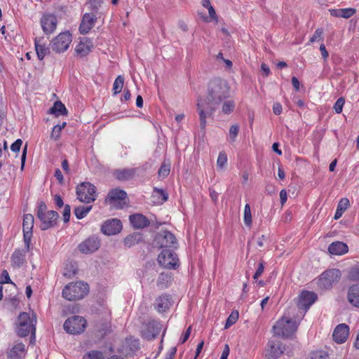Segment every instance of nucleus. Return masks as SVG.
<instances>
[{
  "label": "nucleus",
  "instance_id": "1",
  "mask_svg": "<svg viewBox=\"0 0 359 359\" xmlns=\"http://www.w3.org/2000/svg\"><path fill=\"white\" fill-rule=\"evenodd\" d=\"M230 88L228 82L219 77L209 82L206 97L198 99L196 104L202 130L205 129L206 118L212 116L222 102L230 97Z\"/></svg>",
  "mask_w": 359,
  "mask_h": 359
},
{
  "label": "nucleus",
  "instance_id": "2",
  "mask_svg": "<svg viewBox=\"0 0 359 359\" xmlns=\"http://www.w3.org/2000/svg\"><path fill=\"white\" fill-rule=\"evenodd\" d=\"M89 291L88 285L83 281L72 282L62 290V297L69 301L83 299Z\"/></svg>",
  "mask_w": 359,
  "mask_h": 359
},
{
  "label": "nucleus",
  "instance_id": "3",
  "mask_svg": "<svg viewBox=\"0 0 359 359\" xmlns=\"http://www.w3.org/2000/svg\"><path fill=\"white\" fill-rule=\"evenodd\" d=\"M36 317L32 313V317L27 312H22L18 316V334L20 337H25L29 333L35 335Z\"/></svg>",
  "mask_w": 359,
  "mask_h": 359
},
{
  "label": "nucleus",
  "instance_id": "4",
  "mask_svg": "<svg viewBox=\"0 0 359 359\" xmlns=\"http://www.w3.org/2000/svg\"><path fill=\"white\" fill-rule=\"evenodd\" d=\"M298 325L296 320L283 316L273 326V330L276 334L288 338L297 331Z\"/></svg>",
  "mask_w": 359,
  "mask_h": 359
},
{
  "label": "nucleus",
  "instance_id": "5",
  "mask_svg": "<svg viewBox=\"0 0 359 359\" xmlns=\"http://www.w3.org/2000/svg\"><path fill=\"white\" fill-rule=\"evenodd\" d=\"M37 217L41 222V229L46 230L56 225L59 215L54 210L48 211L45 203L40 202L37 210Z\"/></svg>",
  "mask_w": 359,
  "mask_h": 359
},
{
  "label": "nucleus",
  "instance_id": "6",
  "mask_svg": "<svg viewBox=\"0 0 359 359\" xmlns=\"http://www.w3.org/2000/svg\"><path fill=\"white\" fill-rule=\"evenodd\" d=\"M76 194L82 203L93 202L96 199V187L90 182H82L76 187Z\"/></svg>",
  "mask_w": 359,
  "mask_h": 359
},
{
  "label": "nucleus",
  "instance_id": "7",
  "mask_svg": "<svg viewBox=\"0 0 359 359\" xmlns=\"http://www.w3.org/2000/svg\"><path fill=\"white\" fill-rule=\"evenodd\" d=\"M87 322L86 319L79 316H74L67 318L64 325V330L69 334H78L85 330Z\"/></svg>",
  "mask_w": 359,
  "mask_h": 359
},
{
  "label": "nucleus",
  "instance_id": "8",
  "mask_svg": "<svg viewBox=\"0 0 359 359\" xmlns=\"http://www.w3.org/2000/svg\"><path fill=\"white\" fill-rule=\"evenodd\" d=\"M158 264L164 268L175 269L179 266L177 255L170 249H163L158 256Z\"/></svg>",
  "mask_w": 359,
  "mask_h": 359
},
{
  "label": "nucleus",
  "instance_id": "9",
  "mask_svg": "<svg viewBox=\"0 0 359 359\" xmlns=\"http://www.w3.org/2000/svg\"><path fill=\"white\" fill-rule=\"evenodd\" d=\"M126 198L127 194L125 191L119 189H114L109 192L105 201L114 208L122 209L126 204Z\"/></svg>",
  "mask_w": 359,
  "mask_h": 359
},
{
  "label": "nucleus",
  "instance_id": "10",
  "mask_svg": "<svg viewBox=\"0 0 359 359\" xmlns=\"http://www.w3.org/2000/svg\"><path fill=\"white\" fill-rule=\"evenodd\" d=\"M341 272L339 269L327 270L320 275L318 280V285L322 289H328L333 283L339 280Z\"/></svg>",
  "mask_w": 359,
  "mask_h": 359
},
{
  "label": "nucleus",
  "instance_id": "11",
  "mask_svg": "<svg viewBox=\"0 0 359 359\" xmlns=\"http://www.w3.org/2000/svg\"><path fill=\"white\" fill-rule=\"evenodd\" d=\"M72 42V35L69 32L60 33L51 41V48L55 53L65 51Z\"/></svg>",
  "mask_w": 359,
  "mask_h": 359
},
{
  "label": "nucleus",
  "instance_id": "12",
  "mask_svg": "<svg viewBox=\"0 0 359 359\" xmlns=\"http://www.w3.org/2000/svg\"><path fill=\"white\" fill-rule=\"evenodd\" d=\"M156 244L160 248L163 249H176L177 248V241L172 233L165 231L160 233L156 238Z\"/></svg>",
  "mask_w": 359,
  "mask_h": 359
},
{
  "label": "nucleus",
  "instance_id": "13",
  "mask_svg": "<svg viewBox=\"0 0 359 359\" xmlns=\"http://www.w3.org/2000/svg\"><path fill=\"white\" fill-rule=\"evenodd\" d=\"M34 218L32 214L24 215L22 231L25 246L27 250L30 249L31 239L32 237V229L34 227Z\"/></svg>",
  "mask_w": 359,
  "mask_h": 359
},
{
  "label": "nucleus",
  "instance_id": "14",
  "mask_svg": "<svg viewBox=\"0 0 359 359\" xmlns=\"http://www.w3.org/2000/svg\"><path fill=\"white\" fill-rule=\"evenodd\" d=\"M285 349L281 342L270 340L267 344L264 357L266 359H277L283 353Z\"/></svg>",
  "mask_w": 359,
  "mask_h": 359
},
{
  "label": "nucleus",
  "instance_id": "15",
  "mask_svg": "<svg viewBox=\"0 0 359 359\" xmlns=\"http://www.w3.org/2000/svg\"><path fill=\"white\" fill-rule=\"evenodd\" d=\"M317 299V294L313 292L303 291L299 296L297 306L306 313Z\"/></svg>",
  "mask_w": 359,
  "mask_h": 359
},
{
  "label": "nucleus",
  "instance_id": "16",
  "mask_svg": "<svg viewBox=\"0 0 359 359\" xmlns=\"http://www.w3.org/2000/svg\"><path fill=\"white\" fill-rule=\"evenodd\" d=\"M100 246V241L95 236H91L83 241L78 246L81 252L89 254L95 252Z\"/></svg>",
  "mask_w": 359,
  "mask_h": 359
},
{
  "label": "nucleus",
  "instance_id": "17",
  "mask_svg": "<svg viewBox=\"0 0 359 359\" xmlns=\"http://www.w3.org/2000/svg\"><path fill=\"white\" fill-rule=\"evenodd\" d=\"M122 229V223L118 219H111L105 221L101 227L102 232L105 235H115Z\"/></svg>",
  "mask_w": 359,
  "mask_h": 359
},
{
  "label": "nucleus",
  "instance_id": "18",
  "mask_svg": "<svg viewBox=\"0 0 359 359\" xmlns=\"http://www.w3.org/2000/svg\"><path fill=\"white\" fill-rule=\"evenodd\" d=\"M43 31L45 34H51L56 29L57 20L56 17L52 14L44 15L41 20Z\"/></svg>",
  "mask_w": 359,
  "mask_h": 359
},
{
  "label": "nucleus",
  "instance_id": "19",
  "mask_svg": "<svg viewBox=\"0 0 359 359\" xmlns=\"http://www.w3.org/2000/svg\"><path fill=\"white\" fill-rule=\"evenodd\" d=\"M349 334V327L346 324L338 325L332 334L333 340L337 344H342L346 341Z\"/></svg>",
  "mask_w": 359,
  "mask_h": 359
},
{
  "label": "nucleus",
  "instance_id": "20",
  "mask_svg": "<svg viewBox=\"0 0 359 359\" xmlns=\"http://www.w3.org/2000/svg\"><path fill=\"white\" fill-rule=\"evenodd\" d=\"M96 20L97 18L93 14H84L79 27L81 34H86L88 33V32L94 27Z\"/></svg>",
  "mask_w": 359,
  "mask_h": 359
},
{
  "label": "nucleus",
  "instance_id": "21",
  "mask_svg": "<svg viewBox=\"0 0 359 359\" xmlns=\"http://www.w3.org/2000/svg\"><path fill=\"white\" fill-rule=\"evenodd\" d=\"M161 327L156 322L149 323L142 331V337L147 340H152L160 333Z\"/></svg>",
  "mask_w": 359,
  "mask_h": 359
},
{
  "label": "nucleus",
  "instance_id": "22",
  "mask_svg": "<svg viewBox=\"0 0 359 359\" xmlns=\"http://www.w3.org/2000/svg\"><path fill=\"white\" fill-rule=\"evenodd\" d=\"M170 295L165 294L156 299L154 306L158 313H163L170 308Z\"/></svg>",
  "mask_w": 359,
  "mask_h": 359
},
{
  "label": "nucleus",
  "instance_id": "23",
  "mask_svg": "<svg viewBox=\"0 0 359 359\" xmlns=\"http://www.w3.org/2000/svg\"><path fill=\"white\" fill-rule=\"evenodd\" d=\"M130 222L135 229H143L150 224L149 220L142 214H134L130 216Z\"/></svg>",
  "mask_w": 359,
  "mask_h": 359
},
{
  "label": "nucleus",
  "instance_id": "24",
  "mask_svg": "<svg viewBox=\"0 0 359 359\" xmlns=\"http://www.w3.org/2000/svg\"><path fill=\"white\" fill-rule=\"evenodd\" d=\"M28 251L29 250H27L26 247L25 249L15 250L11 256L13 265L15 267H20L22 266V264L26 262L25 256Z\"/></svg>",
  "mask_w": 359,
  "mask_h": 359
},
{
  "label": "nucleus",
  "instance_id": "25",
  "mask_svg": "<svg viewBox=\"0 0 359 359\" xmlns=\"http://www.w3.org/2000/svg\"><path fill=\"white\" fill-rule=\"evenodd\" d=\"M347 298L351 305L359 308V283L354 284L349 287Z\"/></svg>",
  "mask_w": 359,
  "mask_h": 359
},
{
  "label": "nucleus",
  "instance_id": "26",
  "mask_svg": "<svg viewBox=\"0 0 359 359\" xmlns=\"http://www.w3.org/2000/svg\"><path fill=\"white\" fill-rule=\"evenodd\" d=\"M348 250L347 245L341 241L332 243L328 247V251L331 255H341L346 253Z\"/></svg>",
  "mask_w": 359,
  "mask_h": 359
},
{
  "label": "nucleus",
  "instance_id": "27",
  "mask_svg": "<svg viewBox=\"0 0 359 359\" xmlns=\"http://www.w3.org/2000/svg\"><path fill=\"white\" fill-rule=\"evenodd\" d=\"M43 37L35 39V49L37 54V57L39 60H42L44 57L49 53V49L46 46V44L43 42Z\"/></svg>",
  "mask_w": 359,
  "mask_h": 359
},
{
  "label": "nucleus",
  "instance_id": "28",
  "mask_svg": "<svg viewBox=\"0 0 359 359\" xmlns=\"http://www.w3.org/2000/svg\"><path fill=\"white\" fill-rule=\"evenodd\" d=\"M91 48V42L88 39H84L83 41H81L76 46L75 51L81 57H83L90 53Z\"/></svg>",
  "mask_w": 359,
  "mask_h": 359
},
{
  "label": "nucleus",
  "instance_id": "29",
  "mask_svg": "<svg viewBox=\"0 0 359 359\" xmlns=\"http://www.w3.org/2000/svg\"><path fill=\"white\" fill-rule=\"evenodd\" d=\"M25 351V345L22 343L15 344L8 353L10 359H20Z\"/></svg>",
  "mask_w": 359,
  "mask_h": 359
},
{
  "label": "nucleus",
  "instance_id": "30",
  "mask_svg": "<svg viewBox=\"0 0 359 359\" xmlns=\"http://www.w3.org/2000/svg\"><path fill=\"white\" fill-rule=\"evenodd\" d=\"M172 281L171 273H160L157 280V286L161 289L167 288Z\"/></svg>",
  "mask_w": 359,
  "mask_h": 359
},
{
  "label": "nucleus",
  "instance_id": "31",
  "mask_svg": "<svg viewBox=\"0 0 359 359\" xmlns=\"http://www.w3.org/2000/svg\"><path fill=\"white\" fill-rule=\"evenodd\" d=\"M96 332L100 338H104L111 332V325L109 322L102 321L96 325Z\"/></svg>",
  "mask_w": 359,
  "mask_h": 359
},
{
  "label": "nucleus",
  "instance_id": "32",
  "mask_svg": "<svg viewBox=\"0 0 359 359\" xmlns=\"http://www.w3.org/2000/svg\"><path fill=\"white\" fill-rule=\"evenodd\" d=\"M135 172V169H123L116 170L115 175L119 180H129L133 177Z\"/></svg>",
  "mask_w": 359,
  "mask_h": 359
},
{
  "label": "nucleus",
  "instance_id": "33",
  "mask_svg": "<svg viewBox=\"0 0 359 359\" xmlns=\"http://www.w3.org/2000/svg\"><path fill=\"white\" fill-rule=\"evenodd\" d=\"M50 112L57 116L67 114L65 106L60 101H56L54 103L53 107L50 109Z\"/></svg>",
  "mask_w": 359,
  "mask_h": 359
},
{
  "label": "nucleus",
  "instance_id": "34",
  "mask_svg": "<svg viewBox=\"0 0 359 359\" xmlns=\"http://www.w3.org/2000/svg\"><path fill=\"white\" fill-rule=\"evenodd\" d=\"M222 113L224 114H231L236 107V103L232 100H225L222 102Z\"/></svg>",
  "mask_w": 359,
  "mask_h": 359
},
{
  "label": "nucleus",
  "instance_id": "35",
  "mask_svg": "<svg viewBox=\"0 0 359 359\" xmlns=\"http://www.w3.org/2000/svg\"><path fill=\"white\" fill-rule=\"evenodd\" d=\"M92 209V205H80L74 209V214L77 219H83L86 216V215L90 212Z\"/></svg>",
  "mask_w": 359,
  "mask_h": 359
},
{
  "label": "nucleus",
  "instance_id": "36",
  "mask_svg": "<svg viewBox=\"0 0 359 359\" xmlns=\"http://www.w3.org/2000/svg\"><path fill=\"white\" fill-rule=\"evenodd\" d=\"M239 130H240V127L238 124H233L230 127L229 131V135L227 137V140L231 144H233L236 142V137L239 133Z\"/></svg>",
  "mask_w": 359,
  "mask_h": 359
},
{
  "label": "nucleus",
  "instance_id": "37",
  "mask_svg": "<svg viewBox=\"0 0 359 359\" xmlns=\"http://www.w3.org/2000/svg\"><path fill=\"white\" fill-rule=\"evenodd\" d=\"M140 240V236L139 234H131L128 236L124 239V244L128 248H130L133 246L134 245L139 243Z\"/></svg>",
  "mask_w": 359,
  "mask_h": 359
},
{
  "label": "nucleus",
  "instance_id": "38",
  "mask_svg": "<svg viewBox=\"0 0 359 359\" xmlns=\"http://www.w3.org/2000/svg\"><path fill=\"white\" fill-rule=\"evenodd\" d=\"M124 83V78L122 76H118L113 84V90L115 95L121 92Z\"/></svg>",
  "mask_w": 359,
  "mask_h": 359
},
{
  "label": "nucleus",
  "instance_id": "39",
  "mask_svg": "<svg viewBox=\"0 0 359 359\" xmlns=\"http://www.w3.org/2000/svg\"><path fill=\"white\" fill-rule=\"evenodd\" d=\"M154 197H158L159 202L163 203L167 201L168 198V194L162 189L154 188Z\"/></svg>",
  "mask_w": 359,
  "mask_h": 359
},
{
  "label": "nucleus",
  "instance_id": "40",
  "mask_svg": "<svg viewBox=\"0 0 359 359\" xmlns=\"http://www.w3.org/2000/svg\"><path fill=\"white\" fill-rule=\"evenodd\" d=\"M310 359H330L328 353L323 350L312 351Z\"/></svg>",
  "mask_w": 359,
  "mask_h": 359
},
{
  "label": "nucleus",
  "instance_id": "41",
  "mask_svg": "<svg viewBox=\"0 0 359 359\" xmlns=\"http://www.w3.org/2000/svg\"><path fill=\"white\" fill-rule=\"evenodd\" d=\"M238 316L239 314L237 311H232L226 321L224 328L227 329L230 327L231 325H233L237 321Z\"/></svg>",
  "mask_w": 359,
  "mask_h": 359
},
{
  "label": "nucleus",
  "instance_id": "42",
  "mask_svg": "<svg viewBox=\"0 0 359 359\" xmlns=\"http://www.w3.org/2000/svg\"><path fill=\"white\" fill-rule=\"evenodd\" d=\"M227 163V156L224 151L219 152L217 161V167L222 170Z\"/></svg>",
  "mask_w": 359,
  "mask_h": 359
},
{
  "label": "nucleus",
  "instance_id": "43",
  "mask_svg": "<svg viewBox=\"0 0 359 359\" xmlns=\"http://www.w3.org/2000/svg\"><path fill=\"white\" fill-rule=\"evenodd\" d=\"M244 222L246 226H250L252 224V215L249 204L245 205L244 209Z\"/></svg>",
  "mask_w": 359,
  "mask_h": 359
},
{
  "label": "nucleus",
  "instance_id": "44",
  "mask_svg": "<svg viewBox=\"0 0 359 359\" xmlns=\"http://www.w3.org/2000/svg\"><path fill=\"white\" fill-rule=\"evenodd\" d=\"M83 359H104V355L99 351H91L87 353Z\"/></svg>",
  "mask_w": 359,
  "mask_h": 359
},
{
  "label": "nucleus",
  "instance_id": "45",
  "mask_svg": "<svg viewBox=\"0 0 359 359\" xmlns=\"http://www.w3.org/2000/svg\"><path fill=\"white\" fill-rule=\"evenodd\" d=\"M66 126V123H62V125H56L53 128L52 133H51V137H53L55 140H57L60 136V131L61 130L65 128Z\"/></svg>",
  "mask_w": 359,
  "mask_h": 359
},
{
  "label": "nucleus",
  "instance_id": "46",
  "mask_svg": "<svg viewBox=\"0 0 359 359\" xmlns=\"http://www.w3.org/2000/svg\"><path fill=\"white\" fill-rule=\"evenodd\" d=\"M345 103V99L343 97H339L334 104V109L336 113L340 114L342 111Z\"/></svg>",
  "mask_w": 359,
  "mask_h": 359
},
{
  "label": "nucleus",
  "instance_id": "47",
  "mask_svg": "<svg viewBox=\"0 0 359 359\" xmlns=\"http://www.w3.org/2000/svg\"><path fill=\"white\" fill-rule=\"evenodd\" d=\"M348 278L351 280H359V267H353L348 272Z\"/></svg>",
  "mask_w": 359,
  "mask_h": 359
},
{
  "label": "nucleus",
  "instance_id": "48",
  "mask_svg": "<svg viewBox=\"0 0 359 359\" xmlns=\"http://www.w3.org/2000/svg\"><path fill=\"white\" fill-rule=\"evenodd\" d=\"M170 165L163 163L161 165V168L158 170V175L162 177H166L170 173Z\"/></svg>",
  "mask_w": 359,
  "mask_h": 359
},
{
  "label": "nucleus",
  "instance_id": "49",
  "mask_svg": "<svg viewBox=\"0 0 359 359\" xmlns=\"http://www.w3.org/2000/svg\"><path fill=\"white\" fill-rule=\"evenodd\" d=\"M356 13V10L352 8H341V18H349Z\"/></svg>",
  "mask_w": 359,
  "mask_h": 359
},
{
  "label": "nucleus",
  "instance_id": "50",
  "mask_svg": "<svg viewBox=\"0 0 359 359\" xmlns=\"http://www.w3.org/2000/svg\"><path fill=\"white\" fill-rule=\"evenodd\" d=\"M323 29L322 28H318L312 37L310 39V42L313 43L316 41L320 40L323 39Z\"/></svg>",
  "mask_w": 359,
  "mask_h": 359
},
{
  "label": "nucleus",
  "instance_id": "51",
  "mask_svg": "<svg viewBox=\"0 0 359 359\" xmlns=\"http://www.w3.org/2000/svg\"><path fill=\"white\" fill-rule=\"evenodd\" d=\"M349 205H350V203H349L348 199L346 198H343L339 202L337 208L339 209L340 211L344 212L348 208Z\"/></svg>",
  "mask_w": 359,
  "mask_h": 359
},
{
  "label": "nucleus",
  "instance_id": "52",
  "mask_svg": "<svg viewBox=\"0 0 359 359\" xmlns=\"http://www.w3.org/2000/svg\"><path fill=\"white\" fill-rule=\"evenodd\" d=\"M71 213V207L69 205H65L62 212L64 222L67 223L69 221Z\"/></svg>",
  "mask_w": 359,
  "mask_h": 359
},
{
  "label": "nucleus",
  "instance_id": "53",
  "mask_svg": "<svg viewBox=\"0 0 359 359\" xmlns=\"http://www.w3.org/2000/svg\"><path fill=\"white\" fill-rule=\"evenodd\" d=\"M93 11H97L103 3V0H88Z\"/></svg>",
  "mask_w": 359,
  "mask_h": 359
},
{
  "label": "nucleus",
  "instance_id": "54",
  "mask_svg": "<svg viewBox=\"0 0 359 359\" xmlns=\"http://www.w3.org/2000/svg\"><path fill=\"white\" fill-rule=\"evenodd\" d=\"M22 141L20 139H18L15 142H13L11 146V149L14 152H18L22 146Z\"/></svg>",
  "mask_w": 359,
  "mask_h": 359
},
{
  "label": "nucleus",
  "instance_id": "55",
  "mask_svg": "<svg viewBox=\"0 0 359 359\" xmlns=\"http://www.w3.org/2000/svg\"><path fill=\"white\" fill-rule=\"evenodd\" d=\"M11 280L9 277V274L6 270H4L1 273V280L0 284L9 283Z\"/></svg>",
  "mask_w": 359,
  "mask_h": 359
},
{
  "label": "nucleus",
  "instance_id": "56",
  "mask_svg": "<svg viewBox=\"0 0 359 359\" xmlns=\"http://www.w3.org/2000/svg\"><path fill=\"white\" fill-rule=\"evenodd\" d=\"M191 332V327L189 326L187 330H186L185 333L183 334V336L180 339V344H184L187 341V340L189 339Z\"/></svg>",
  "mask_w": 359,
  "mask_h": 359
},
{
  "label": "nucleus",
  "instance_id": "57",
  "mask_svg": "<svg viewBox=\"0 0 359 359\" xmlns=\"http://www.w3.org/2000/svg\"><path fill=\"white\" fill-rule=\"evenodd\" d=\"M264 266L262 262L259 263V266L253 276L255 280H257L264 272Z\"/></svg>",
  "mask_w": 359,
  "mask_h": 359
},
{
  "label": "nucleus",
  "instance_id": "58",
  "mask_svg": "<svg viewBox=\"0 0 359 359\" xmlns=\"http://www.w3.org/2000/svg\"><path fill=\"white\" fill-rule=\"evenodd\" d=\"M273 111L276 115L280 114L282 111V106L280 103H275L273 106Z\"/></svg>",
  "mask_w": 359,
  "mask_h": 359
},
{
  "label": "nucleus",
  "instance_id": "59",
  "mask_svg": "<svg viewBox=\"0 0 359 359\" xmlns=\"http://www.w3.org/2000/svg\"><path fill=\"white\" fill-rule=\"evenodd\" d=\"M280 203L283 205L287 201V192L285 189H282L280 192Z\"/></svg>",
  "mask_w": 359,
  "mask_h": 359
},
{
  "label": "nucleus",
  "instance_id": "60",
  "mask_svg": "<svg viewBox=\"0 0 359 359\" xmlns=\"http://www.w3.org/2000/svg\"><path fill=\"white\" fill-rule=\"evenodd\" d=\"M177 352V348L172 347L170 349L169 352L168 353L165 359H175V355Z\"/></svg>",
  "mask_w": 359,
  "mask_h": 359
},
{
  "label": "nucleus",
  "instance_id": "61",
  "mask_svg": "<svg viewBox=\"0 0 359 359\" xmlns=\"http://www.w3.org/2000/svg\"><path fill=\"white\" fill-rule=\"evenodd\" d=\"M261 69H262V72L264 74L265 76H268L271 73L270 68L265 63H262L261 65Z\"/></svg>",
  "mask_w": 359,
  "mask_h": 359
},
{
  "label": "nucleus",
  "instance_id": "62",
  "mask_svg": "<svg viewBox=\"0 0 359 359\" xmlns=\"http://www.w3.org/2000/svg\"><path fill=\"white\" fill-rule=\"evenodd\" d=\"M54 175L57 179V180L59 181V182L60 184L62 183L63 180H64L63 175L59 168H57L55 170Z\"/></svg>",
  "mask_w": 359,
  "mask_h": 359
},
{
  "label": "nucleus",
  "instance_id": "63",
  "mask_svg": "<svg viewBox=\"0 0 359 359\" xmlns=\"http://www.w3.org/2000/svg\"><path fill=\"white\" fill-rule=\"evenodd\" d=\"M320 50L321 52L323 58L324 60H326L328 57L329 54H328V52L326 50L325 46L323 43H322L320 46Z\"/></svg>",
  "mask_w": 359,
  "mask_h": 359
},
{
  "label": "nucleus",
  "instance_id": "64",
  "mask_svg": "<svg viewBox=\"0 0 359 359\" xmlns=\"http://www.w3.org/2000/svg\"><path fill=\"white\" fill-rule=\"evenodd\" d=\"M229 351H230V349H229V345L225 344L220 358H223V359H227V358L229 355Z\"/></svg>",
  "mask_w": 359,
  "mask_h": 359
}]
</instances>
